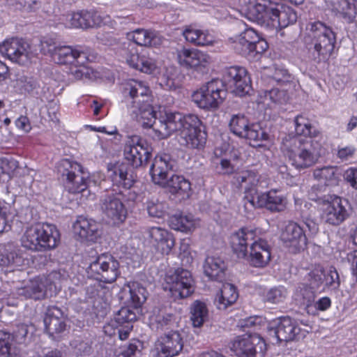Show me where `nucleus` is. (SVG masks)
Masks as SVG:
<instances>
[{
  "instance_id": "obj_44",
  "label": "nucleus",
  "mask_w": 357,
  "mask_h": 357,
  "mask_svg": "<svg viewBox=\"0 0 357 357\" xmlns=\"http://www.w3.org/2000/svg\"><path fill=\"white\" fill-rule=\"evenodd\" d=\"M337 169L335 167L326 166L314 170L313 176L315 179L323 182L325 185H333L337 183Z\"/></svg>"
},
{
  "instance_id": "obj_41",
  "label": "nucleus",
  "mask_w": 357,
  "mask_h": 357,
  "mask_svg": "<svg viewBox=\"0 0 357 357\" xmlns=\"http://www.w3.org/2000/svg\"><path fill=\"white\" fill-rule=\"evenodd\" d=\"M208 319V310L206 304L200 301H194L190 305V320L192 326L200 328Z\"/></svg>"
},
{
  "instance_id": "obj_32",
  "label": "nucleus",
  "mask_w": 357,
  "mask_h": 357,
  "mask_svg": "<svg viewBox=\"0 0 357 357\" xmlns=\"http://www.w3.org/2000/svg\"><path fill=\"white\" fill-rule=\"evenodd\" d=\"M98 223L91 219L84 216H79L73 225V230L75 234L82 239L94 242L100 236Z\"/></svg>"
},
{
  "instance_id": "obj_29",
  "label": "nucleus",
  "mask_w": 357,
  "mask_h": 357,
  "mask_svg": "<svg viewBox=\"0 0 357 357\" xmlns=\"http://www.w3.org/2000/svg\"><path fill=\"white\" fill-rule=\"evenodd\" d=\"M44 324L50 336L63 332L66 327L64 312L56 306H50L44 318Z\"/></svg>"
},
{
  "instance_id": "obj_25",
  "label": "nucleus",
  "mask_w": 357,
  "mask_h": 357,
  "mask_svg": "<svg viewBox=\"0 0 357 357\" xmlns=\"http://www.w3.org/2000/svg\"><path fill=\"white\" fill-rule=\"evenodd\" d=\"M280 239L292 253L303 250L307 245V237L303 229L294 222H289L282 230Z\"/></svg>"
},
{
  "instance_id": "obj_27",
  "label": "nucleus",
  "mask_w": 357,
  "mask_h": 357,
  "mask_svg": "<svg viewBox=\"0 0 357 357\" xmlns=\"http://www.w3.org/2000/svg\"><path fill=\"white\" fill-rule=\"evenodd\" d=\"M157 350L158 357H173L178 355L183 347V337L178 331H171L158 339Z\"/></svg>"
},
{
  "instance_id": "obj_14",
  "label": "nucleus",
  "mask_w": 357,
  "mask_h": 357,
  "mask_svg": "<svg viewBox=\"0 0 357 357\" xmlns=\"http://www.w3.org/2000/svg\"><path fill=\"white\" fill-rule=\"evenodd\" d=\"M165 281L164 289L169 291L175 300L186 298L194 292L192 274L186 269L178 268L169 271Z\"/></svg>"
},
{
  "instance_id": "obj_53",
  "label": "nucleus",
  "mask_w": 357,
  "mask_h": 357,
  "mask_svg": "<svg viewBox=\"0 0 357 357\" xmlns=\"http://www.w3.org/2000/svg\"><path fill=\"white\" fill-rule=\"evenodd\" d=\"M33 326L32 324H20L16 326L13 332V339L17 344L25 343L27 335L32 332Z\"/></svg>"
},
{
  "instance_id": "obj_26",
  "label": "nucleus",
  "mask_w": 357,
  "mask_h": 357,
  "mask_svg": "<svg viewBox=\"0 0 357 357\" xmlns=\"http://www.w3.org/2000/svg\"><path fill=\"white\" fill-rule=\"evenodd\" d=\"M275 3L270 0H255L247 8L248 18L263 26H271Z\"/></svg>"
},
{
  "instance_id": "obj_60",
  "label": "nucleus",
  "mask_w": 357,
  "mask_h": 357,
  "mask_svg": "<svg viewBox=\"0 0 357 357\" xmlns=\"http://www.w3.org/2000/svg\"><path fill=\"white\" fill-rule=\"evenodd\" d=\"M10 334L0 331V355L8 354L10 349Z\"/></svg>"
},
{
  "instance_id": "obj_18",
  "label": "nucleus",
  "mask_w": 357,
  "mask_h": 357,
  "mask_svg": "<svg viewBox=\"0 0 357 357\" xmlns=\"http://www.w3.org/2000/svg\"><path fill=\"white\" fill-rule=\"evenodd\" d=\"M224 89H229L236 96H243L251 89V81L246 69L241 66H230L223 73Z\"/></svg>"
},
{
  "instance_id": "obj_8",
  "label": "nucleus",
  "mask_w": 357,
  "mask_h": 357,
  "mask_svg": "<svg viewBox=\"0 0 357 357\" xmlns=\"http://www.w3.org/2000/svg\"><path fill=\"white\" fill-rule=\"evenodd\" d=\"M174 121L175 131H180L178 142L181 146L191 149H202L206 142L207 135L204 130L202 121L195 114L183 115Z\"/></svg>"
},
{
  "instance_id": "obj_34",
  "label": "nucleus",
  "mask_w": 357,
  "mask_h": 357,
  "mask_svg": "<svg viewBox=\"0 0 357 357\" xmlns=\"http://www.w3.org/2000/svg\"><path fill=\"white\" fill-rule=\"evenodd\" d=\"M233 179L235 184L245 190V192L247 194L245 196L250 197L251 196H255V194H258L255 187L259 183V178L255 171L243 170L236 173Z\"/></svg>"
},
{
  "instance_id": "obj_4",
  "label": "nucleus",
  "mask_w": 357,
  "mask_h": 357,
  "mask_svg": "<svg viewBox=\"0 0 357 357\" xmlns=\"http://www.w3.org/2000/svg\"><path fill=\"white\" fill-rule=\"evenodd\" d=\"M177 167L176 160L169 153L157 155L150 167V174L155 184L167 187L169 192L180 199L191 195V183L183 176L173 175L168 180V174Z\"/></svg>"
},
{
  "instance_id": "obj_57",
  "label": "nucleus",
  "mask_w": 357,
  "mask_h": 357,
  "mask_svg": "<svg viewBox=\"0 0 357 357\" xmlns=\"http://www.w3.org/2000/svg\"><path fill=\"white\" fill-rule=\"evenodd\" d=\"M173 69H167L166 72L161 76L160 84L166 90H174L178 86L175 75L172 73Z\"/></svg>"
},
{
  "instance_id": "obj_63",
  "label": "nucleus",
  "mask_w": 357,
  "mask_h": 357,
  "mask_svg": "<svg viewBox=\"0 0 357 357\" xmlns=\"http://www.w3.org/2000/svg\"><path fill=\"white\" fill-rule=\"evenodd\" d=\"M253 46L250 56H248V59H254L256 55L263 53L268 47L266 40L261 38L260 36L259 41L255 43Z\"/></svg>"
},
{
  "instance_id": "obj_9",
  "label": "nucleus",
  "mask_w": 357,
  "mask_h": 357,
  "mask_svg": "<svg viewBox=\"0 0 357 357\" xmlns=\"http://www.w3.org/2000/svg\"><path fill=\"white\" fill-rule=\"evenodd\" d=\"M319 187L315 185L311 188V199L321 204V218L324 222L331 226H339L344 222L349 214L343 204L341 197L336 195L319 196L317 190Z\"/></svg>"
},
{
  "instance_id": "obj_38",
  "label": "nucleus",
  "mask_w": 357,
  "mask_h": 357,
  "mask_svg": "<svg viewBox=\"0 0 357 357\" xmlns=\"http://www.w3.org/2000/svg\"><path fill=\"white\" fill-rule=\"evenodd\" d=\"M183 35L187 41L196 45H211L214 41V36L208 31L199 30L191 26L186 28Z\"/></svg>"
},
{
  "instance_id": "obj_42",
  "label": "nucleus",
  "mask_w": 357,
  "mask_h": 357,
  "mask_svg": "<svg viewBox=\"0 0 357 357\" xmlns=\"http://www.w3.org/2000/svg\"><path fill=\"white\" fill-rule=\"evenodd\" d=\"M295 136H299L306 139H312L318 134V130L314 127L310 121L303 115H298L294 119ZM294 136V135H292Z\"/></svg>"
},
{
  "instance_id": "obj_55",
  "label": "nucleus",
  "mask_w": 357,
  "mask_h": 357,
  "mask_svg": "<svg viewBox=\"0 0 357 357\" xmlns=\"http://www.w3.org/2000/svg\"><path fill=\"white\" fill-rule=\"evenodd\" d=\"M324 279V271L322 268H316L309 272L306 280L310 282V287L312 289L319 288L323 283Z\"/></svg>"
},
{
  "instance_id": "obj_35",
  "label": "nucleus",
  "mask_w": 357,
  "mask_h": 357,
  "mask_svg": "<svg viewBox=\"0 0 357 357\" xmlns=\"http://www.w3.org/2000/svg\"><path fill=\"white\" fill-rule=\"evenodd\" d=\"M204 273L211 280L222 282L225 279L226 265L220 257H207L203 266Z\"/></svg>"
},
{
  "instance_id": "obj_62",
  "label": "nucleus",
  "mask_w": 357,
  "mask_h": 357,
  "mask_svg": "<svg viewBox=\"0 0 357 357\" xmlns=\"http://www.w3.org/2000/svg\"><path fill=\"white\" fill-rule=\"evenodd\" d=\"M8 7L13 10H24L26 12H32L31 5H26V2L20 1L17 0H7L6 1Z\"/></svg>"
},
{
  "instance_id": "obj_15",
  "label": "nucleus",
  "mask_w": 357,
  "mask_h": 357,
  "mask_svg": "<svg viewBox=\"0 0 357 357\" xmlns=\"http://www.w3.org/2000/svg\"><path fill=\"white\" fill-rule=\"evenodd\" d=\"M231 131L240 137L253 142V146H261V142L267 141L268 135L259 124L249 123L248 118L241 114L233 115L229 121Z\"/></svg>"
},
{
  "instance_id": "obj_47",
  "label": "nucleus",
  "mask_w": 357,
  "mask_h": 357,
  "mask_svg": "<svg viewBox=\"0 0 357 357\" xmlns=\"http://www.w3.org/2000/svg\"><path fill=\"white\" fill-rule=\"evenodd\" d=\"M287 296L284 287H275L264 293L263 301L270 304H279L284 301Z\"/></svg>"
},
{
  "instance_id": "obj_24",
  "label": "nucleus",
  "mask_w": 357,
  "mask_h": 357,
  "mask_svg": "<svg viewBox=\"0 0 357 357\" xmlns=\"http://www.w3.org/2000/svg\"><path fill=\"white\" fill-rule=\"evenodd\" d=\"M0 52L13 62L24 65L29 59L30 45L22 38H11L0 45Z\"/></svg>"
},
{
  "instance_id": "obj_64",
  "label": "nucleus",
  "mask_w": 357,
  "mask_h": 357,
  "mask_svg": "<svg viewBox=\"0 0 357 357\" xmlns=\"http://www.w3.org/2000/svg\"><path fill=\"white\" fill-rule=\"evenodd\" d=\"M331 305V300L328 296L319 298L317 301H314V309L311 310L310 313L314 314L316 310L325 311Z\"/></svg>"
},
{
  "instance_id": "obj_6",
  "label": "nucleus",
  "mask_w": 357,
  "mask_h": 357,
  "mask_svg": "<svg viewBox=\"0 0 357 357\" xmlns=\"http://www.w3.org/2000/svg\"><path fill=\"white\" fill-rule=\"evenodd\" d=\"M309 56L316 62L327 60L336 43V35L332 28L321 21L307 24L304 36Z\"/></svg>"
},
{
  "instance_id": "obj_51",
  "label": "nucleus",
  "mask_w": 357,
  "mask_h": 357,
  "mask_svg": "<svg viewBox=\"0 0 357 357\" xmlns=\"http://www.w3.org/2000/svg\"><path fill=\"white\" fill-rule=\"evenodd\" d=\"M325 286L331 291H337L340 287V278L338 272L333 266L330 267L327 273H324Z\"/></svg>"
},
{
  "instance_id": "obj_59",
  "label": "nucleus",
  "mask_w": 357,
  "mask_h": 357,
  "mask_svg": "<svg viewBox=\"0 0 357 357\" xmlns=\"http://www.w3.org/2000/svg\"><path fill=\"white\" fill-rule=\"evenodd\" d=\"M18 84L25 92H32L38 87V83L36 79L31 77L22 76L17 80Z\"/></svg>"
},
{
  "instance_id": "obj_20",
  "label": "nucleus",
  "mask_w": 357,
  "mask_h": 357,
  "mask_svg": "<svg viewBox=\"0 0 357 357\" xmlns=\"http://www.w3.org/2000/svg\"><path fill=\"white\" fill-rule=\"evenodd\" d=\"M107 18V16L102 17L98 11L91 10L69 13L63 16L61 20L66 27L87 29L105 24Z\"/></svg>"
},
{
  "instance_id": "obj_48",
  "label": "nucleus",
  "mask_w": 357,
  "mask_h": 357,
  "mask_svg": "<svg viewBox=\"0 0 357 357\" xmlns=\"http://www.w3.org/2000/svg\"><path fill=\"white\" fill-rule=\"evenodd\" d=\"M336 10L348 23L353 22L357 15V6L348 0H340Z\"/></svg>"
},
{
  "instance_id": "obj_49",
  "label": "nucleus",
  "mask_w": 357,
  "mask_h": 357,
  "mask_svg": "<svg viewBox=\"0 0 357 357\" xmlns=\"http://www.w3.org/2000/svg\"><path fill=\"white\" fill-rule=\"evenodd\" d=\"M146 210L150 216L161 218L167 213V204L158 199H151L146 202Z\"/></svg>"
},
{
  "instance_id": "obj_54",
  "label": "nucleus",
  "mask_w": 357,
  "mask_h": 357,
  "mask_svg": "<svg viewBox=\"0 0 357 357\" xmlns=\"http://www.w3.org/2000/svg\"><path fill=\"white\" fill-rule=\"evenodd\" d=\"M264 98L266 100H270L273 103L283 104L288 101L289 97L285 91L275 88L266 91Z\"/></svg>"
},
{
  "instance_id": "obj_10",
  "label": "nucleus",
  "mask_w": 357,
  "mask_h": 357,
  "mask_svg": "<svg viewBox=\"0 0 357 357\" xmlns=\"http://www.w3.org/2000/svg\"><path fill=\"white\" fill-rule=\"evenodd\" d=\"M57 169L65 181V188L69 192L79 193L87 188L89 173L84 171L80 164L65 158L59 162Z\"/></svg>"
},
{
  "instance_id": "obj_7",
  "label": "nucleus",
  "mask_w": 357,
  "mask_h": 357,
  "mask_svg": "<svg viewBox=\"0 0 357 357\" xmlns=\"http://www.w3.org/2000/svg\"><path fill=\"white\" fill-rule=\"evenodd\" d=\"M59 241V230L49 223H36L28 227L21 238L22 246L33 252L53 250Z\"/></svg>"
},
{
  "instance_id": "obj_1",
  "label": "nucleus",
  "mask_w": 357,
  "mask_h": 357,
  "mask_svg": "<svg viewBox=\"0 0 357 357\" xmlns=\"http://www.w3.org/2000/svg\"><path fill=\"white\" fill-rule=\"evenodd\" d=\"M122 93L130 116L144 128H152L158 139L169 137L176 129L174 121L180 119L179 112H160L159 117L149 103V88L141 81L130 79L122 84Z\"/></svg>"
},
{
  "instance_id": "obj_21",
  "label": "nucleus",
  "mask_w": 357,
  "mask_h": 357,
  "mask_svg": "<svg viewBox=\"0 0 357 357\" xmlns=\"http://www.w3.org/2000/svg\"><path fill=\"white\" fill-rule=\"evenodd\" d=\"M114 192L105 195L101 199V209L103 213L114 225L124 222L127 216V209L123 204V192Z\"/></svg>"
},
{
  "instance_id": "obj_31",
  "label": "nucleus",
  "mask_w": 357,
  "mask_h": 357,
  "mask_svg": "<svg viewBox=\"0 0 357 357\" xmlns=\"http://www.w3.org/2000/svg\"><path fill=\"white\" fill-rule=\"evenodd\" d=\"M259 40V35L257 31L252 28H248L235 38L233 48L236 53L248 58L250 56L253 45Z\"/></svg>"
},
{
  "instance_id": "obj_43",
  "label": "nucleus",
  "mask_w": 357,
  "mask_h": 357,
  "mask_svg": "<svg viewBox=\"0 0 357 357\" xmlns=\"http://www.w3.org/2000/svg\"><path fill=\"white\" fill-rule=\"evenodd\" d=\"M127 288L130 303L136 309L140 307L147 298L146 289L137 282L129 283Z\"/></svg>"
},
{
  "instance_id": "obj_19",
  "label": "nucleus",
  "mask_w": 357,
  "mask_h": 357,
  "mask_svg": "<svg viewBox=\"0 0 357 357\" xmlns=\"http://www.w3.org/2000/svg\"><path fill=\"white\" fill-rule=\"evenodd\" d=\"M265 208L271 212H281L287 206L286 197L276 190H271L267 192L255 194V196H245L244 206L248 208Z\"/></svg>"
},
{
  "instance_id": "obj_13",
  "label": "nucleus",
  "mask_w": 357,
  "mask_h": 357,
  "mask_svg": "<svg viewBox=\"0 0 357 357\" xmlns=\"http://www.w3.org/2000/svg\"><path fill=\"white\" fill-rule=\"evenodd\" d=\"M88 275L104 283H112L120 275L119 263L112 255L102 254L89 263Z\"/></svg>"
},
{
  "instance_id": "obj_11",
  "label": "nucleus",
  "mask_w": 357,
  "mask_h": 357,
  "mask_svg": "<svg viewBox=\"0 0 357 357\" xmlns=\"http://www.w3.org/2000/svg\"><path fill=\"white\" fill-rule=\"evenodd\" d=\"M227 96V89L221 79H213L194 92L192 98L195 103L204 109H216Z\"/></svg>"
},
{
  "instance_id": "obj_58",
  "label": "nucleus",
  "mask_w": 357,
  "mask_h": 357,
  "mask_svg": "<svg viewBox=\"0 0 357 357\" xmlns=\"http://www.w3.org/2000/svg\"><path fill=\"white\" fill-rule=\"evenodd\" d=\"M142 343L138 340H133L122 351L124 357H137L141 353Z\"/></svg>"
},
{
  "instance_id": "obj_30",
  "label": "nucleus",
  "mask_w": 357,
  "mask_h": 357,
  "mask_svg": "<svg viewBox=\"0 0 357 357\" xmlns=\"http://www.w3.org/2000/svg\"><path fill=\"white\" fill-rule=\"evenodd\" d=\"M152 245L161 254L168 255L174 245V238L167 230L152 227L149 231Z\"/></svg>"
},
{
  "instance_id": "obj_5",
  "label": "nucleus",
  "mask_w": 357,
  "mask_h": 357,
  "mask_svg": "<svg viewBox=\"0 0 357 357\" xmlns=\"http://www.w3.org/2000/svg\"><path fill=\"white\" fill-rule=\"evenodd\" d=\"M320 146V144L312 139L289 134L282 139L281 150L291 165L301 171L317 163L321 155Z\"/></svg>"
},
{
  "instance_id": "obj_40",
  "label": "nucleus",
  "mask_w": 357,
  "mask_h": 357,
  "mask_svg": "<svg viewBox=\"0 0 357 357\" xmlns=\"http://www.w3.org/2000/svg\"><path fill=\"white\" fill-rule=\"evenodd\" d=\"M238 296L236 287L230 283H225L220 289V294L217 296L216 302L218 307L225 310L234 303Z\"/></svg>"
},
{
  "instance_id": "obj_36",
  "label": "nucleus",
  "mask_w": 357,
  "mask_h": 357,
  "mask_svg": "<svg viewBox=\"0 0 357 357\" xmlns=\"http://www.w3.org/2000/svg\"><path fill=\"white\" fill-rule=\"evenodd\" d=\"M48 288L50 289V286L47 282L45 276H38L31 280L29 285L23 288L19 294L26 298L39 300L47 296Z\"/></svg>"
},
{
  "instance_id": "obj_16",
  "label": "nucleus",
  "mask_w": 357,
  "mask_h": 357,
  "mask_svg": "<svg viewBox=\"0 0 357 357\" xmlns=\"http://www.w3.org/2000/svg\"><path fill=\"white\" fill-rule=\"evenodd\" d=\"M52 59L60 64H86L92 61L95 56L91 54V50L83 47L63 45L54 47L49 50Z\"/></svg>"
},
{
  "instance_id": "obj_45",
  "label": "nucleus",
  "mask_w": 357,
  "mask_h": 357,
  "mask_svg": "<svg viewBox=\"0 0 357 357\" xmlns=\"http://www.w3.org/2000/svg\"><path fill=\"white\" fill-rule=\"evenodd\" d=\"M195 225V219L192 215H174L171 219L172 228L182 232L190 231Z\"/></svg>"
},
{
  "instance_id": "obj_12",
  "label": "nucleus",
  "mask_w": 357,
  "mask_h": 357,
  "mask_svg": "<svg viewBox=\"0 0 357 357\" xmlns=\"http://www.w3.org/2000/svg\"><path fill=\"white\" fill-rule=\"evenodd\" d=\"M152 148L148 142L139 135L128 136L124 147L123 156L126 161L133 168L147 165L152 156Z\"/></svg>"
},
{
  "instance_id": "obj_56",
  "label": "nucleus",
  "mask_w": 357,
  "mask_h": 357,
  "mask_svg": "<svg viewBox=\"0 0 357 357\" xmlns=\"http://www.w3.org/2000/svg\"><path fill=\"white\" fill-rule=\"evenodd\" d=\"M10 208V204L0 201V234L8 231L11 228V226L8 222V214L9 213Z\"/></svg>"
},
{
  "instance_id": "obj_37",
  "label": "nucleus",
  "mask_w": 357,
  "mask_h": 357,
  "mask_svg": "<svg viewBox=\"0 0 357 357\" xmlns=\"http://www.w3.org/2000/svg\"><path fill=\"white\" fill-rule=\"evenodd\" d=\"M314 289L305 284H301L294 294V299L297 304L303 307L308 314L314 309Z\"/></svg>"
},
{
  "instance_id": "obj_22",
  "label": "nucleus",
  "mask_w": 357,
  "mask_h": 357,
  "mask_svg": "<svg viewBox=\"0 0 357 357\" xmlns=\"http://www.w3.org/2000/svg\"><path fill=\"white\" fill-rule=\"evenodd\" d=\"M176 59L181 66L199 73H206L211 57L196 49L181 47L176 50Z\"/></svg>"
},
{
  "instance_id": "obj_52",
  "label": "nucleus",
  "mask_w": 357,
  "mask_h": 357,
  "mask_svg": "<svg viewBox=\"0 0 357 357\" xmlns=\"http://www.w3.org/2000/svg\"><path fill=\"white\" fill-rule=\"evenodd\" d=\"M18 167V162L11 156L0 158V175L6 174L9 178Z\"/></svg>"
},
{
  "instance_id": "obj_23",
  "label": "nucleus",
  "mask_w": 357,
  "mask_h": 357,
  "mask_svg": "<svg viewBox=\"0 0 357 357\" xmlns=\"http://www.w3.org/2000/svg\"><path fill=\"white\" fill-rule=\"evenodd\" d=\"M266 344L257 334L236 337L231 342V349L238 356L253 357L257 352H263Z\"/></svg>"
},
{
  "instance_id": "obj_2",
  "label": "nucleus",
  "mask_w": 357,
  "mask_h": 357,
  "mask_svg": "<svg viewBox=\"0 0 357 357\" xmlns=\"http://www.w3.org/2000/svg\"><path fill=\"white\" fill-rule=\"evenodd\" d=\"M128 40L121 45L120 54L132 68L142 73L156 75L159 68L154 59L137 53L135 44L140 46L158 47L165 38L157 31L144 29H137L127 33Z\"/></svg>"
},
{
  "instance_id": "obj_46",
  "label": "nucleus",
  "mask_w": 357,
  "mask_h": 357,
  "mask_svg": "<svg viewBox=\"0 0 357 357\" xmlns=\"http://www.w3.org/2000/svg\"><path fill=\"white\" fill-rule=\"evenodd\" d=\"M136 319V313L132 310L123 307L114 314L113 319L111 321V325L113 327H119L128 324H132Z\"/></svg>"
},
{
  "instance_id": "obj_50",
  "label": "nucleus",
  "mask_w": 357,
  "mask_h": 357,
  "mask_svg": "<svg viewBox=\"0 0 357 357\" xmlns=\"http://www.w3.org/2000/svg\"><path fill=\"white\" fill-rule=\"evenodd\" d=\"M174 325L173 317L170 314H158L151 320V326L156 331H164Z\"/></svg>"
},
{
  "instance_id": "obj_3",
  "label": "nucleus",
  "mask_w": 357,
  "mask_h": 357,
  "mask_svg": "<svg viewBox=\"0 0 357 357\" xmlns=\"http://www.w3.org/2000/svg\"><path fill=\"white\" fill-rule=\"evenodd\" d=\"M258 233L257 229L241 228L231 234L230 245L238 258H248L251 266L264 268L271 260V247Z\"/></svg>"
},
{
  "instance_id": "obj_33",
  "label": "nucleus",
  "mask_w": 357,
  "mask_h": 357,
  "mask_svg": "<svg viewBox=\"0 0 357 357\" xmlns=\"http://www.w3.org/2000/svg\"><path fill=\"white\" fill-rule=\"evenodd\" d=\"M272 13L271 26L279 28H285L295 23L297 20L296 13L289 6L275 3Z\"/></svg>"
},
{
  "instance_id": "obj_17",
  "label": "nucleus",
  "mask_w": 357,
  "mask_h": 357,
  "mask_svg": "<svg viewBox=\"0 0 357 357\" xmlns=\"http://www.w3.org/2000/svg\"><path fill=\"white\" fill-rule=\"evenodd\" d=\"M301 330L296 321L289 317H282L271 322L268 333L273 343L298 340Z\"/></svg>"
},
{
  "instance_id": "obj_61",
  "label": "nucleus",
  "mask_w": 357,
  "mask_h": 357,
  "mask_svg": "<svg viewBox=\"0 0 357 357\" xmlns=\"http://www.w3.org/2000/svg\"><path fill=\"white\" fill-rule=\"evenodd\" d=\"M216 171L220 174H231L234 172V167L231 165L230 160L221 159L219 165L216 167Z\"/></svg>"
},
{
  "instance_id": "obj_39",
  "label": "nucleus",
  "mask_w": 357,
  "mask_h": 357,
  "mask_svg": "<svg viewBox=\"0 0 357 357\" xmlns=\"http://www.w3.org/2000/svg\"><path fill=\"white\" fill-rule=\"evenodd\" d=\"M22 261L13 244L0 245V266H20Z\"/></svg>"
},
{
  "instance_id": "obj_28",
  "label": "nucleus",
  "mask_w": 357,
  "mask_h": 357,
  "mask_svg": "<svg viewBox=\"0 0 357 357\" xmlns=\"http://www.w3.org/2000/svg\"><path fill=\"white\" fill-rule=\"evenodd\" d=\"M110 172L111 174L109 176L112 178V181L119 185H122L124 188L123 190L118 192L125 193L123 202L127 201L134 202L137 197V194L130 190L135 181L132 175L128 172L127 166L121 164L115 167L114 169L110 170Z\"/></svg>"
}]
</instances>
